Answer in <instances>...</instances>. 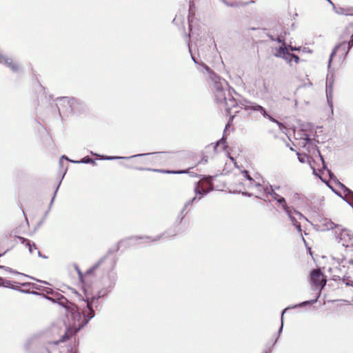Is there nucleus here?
<instances>
[{
    "label": "nucleus",
    "instance_id": "nucleus-39",
    "mask_svg": "<svg viewBox=\"0 0 353 353\" xmlns=\"http://www.w3.org/2000/svg\"><path fill=\"white\" fill-rule=\"evenodd\" d=\"M60 183H61V181L59 182V185H57V188H56V190H55V192H54V196H53V197H52V200H51V201H50V206H51V205H52V203H53V201H54V198H55L56 194H57V191H58V189H59V188Z\"/></svg>",
    "mask_w": 353,
    "mask_h": 353
},
{
    "label": "nucleus",
    "instance_id": "nucleus-19",
    "mask_svg": "<svg viewBox=\"0 0 353 353\" xmlns=\"http://www.w3.org/2000/svg\"><path fill=\"white\" fill-rule=\"evenodd\" d=\"M305 130H302V132L300 134L299 139L303 140V146L305 147L307 144H312V139L310 138V135L304 132Z\"/></svg>",
    "mask_w": 353,
    "mask_h": 353
},
{
    "label": "nucleus",
    "instance_id": "nucleus-49",
    "mask_svg": "<svg viewBox=\"0 0 353 353\" xmlns=\"http://www.w3.org/2000/svg\"><path fill=\"white\" fill-rule=\"evenodd\" d=\"M287 48H288V49H290L292 51H296V50H299V48H296V47H292L291 45H289Z\"/></svg>",
    "mask_w": 353,
    "mask_h": 353
},
{
    "label": "nucleus",
    "instance_id": "nucleus-16",
    "mask_svg": "<svg viewBox=\"0 0 353 353\" xmlns=\"http://www.w3.org/2000/svg\"><path fill=\"white\" fill-rule=\"evenodd\" d=\"M285 213L288 216L293 225L299 223L297 219L294 216V214L296 215L300 219L304 218V216L301 212H298L294 209L290 208V210H288V212Z\"/></svg>",
    "mask_w": 353,
    "mask_h": 353
},
{
    "label": "nucleus",
    "instance_id": "nucleus-29",
    "mask_svg": "<svg viewBox=\"0 0 353 353\" xmlns=\"http://www.w3.org/2000/svg\"><path fill=\"white\" fill-rule=\"evenodd\" d=\"M287 34L286 32H284V35H278L277 37H276V41H277L279 43H282L281 46H287L285 43V36Z\"/></svg>",
    "mask_w": 353,
    "mask_h": 353
},
{
    "label": "nucleus",
    "instance_id": "nucleus-32",
    "mask_svg": "<svg viewBox=\"0 0 353 353\" xmlns=\"http://www.w3.org/2000/svg\"><path fill=\"white\" fill-rule=\"evenodd\" d=\"M186 214H187V212H185V210L182 209L177 216L176 221L179 223H181L182 222L183 219H184V217L185 216Z\"/></svg>",
    "mask_w": 353,
    "mask_h": 353
},
{
    "label": "nucleus",
    "instance_id": "nucleus-1",
    "mask_svg": "<svg viewBox=\"0 0 353 353\" xmlns=\"http://www.w3.org/2000/svg\"><path fill=\"white\" fill-rule=\"evenodd\" d=\"M191 57L192 61L197 65V69L207 77L216 101L223 105L226 112L230 113L232 108L239 105L234 96L236 94L234 90L230 87L228 83L224 79L216 75L205 63H199L192 54Z\"/></svg>",
    "mask_w": 353,
    "mask_h": 353
},
{
    "label": "nucleus",
    "instance_id": "nucleus-30",
    "mask_svg": "<svg viewBox=\"0 0 353 353\" xmlns=\"http://www.w3.org/2000/svg\"><path fill=\"white\" fill-rule=\"evenodd\" d=\"M105 257H103V258H101L97 263H95L93 267L92 268H90V270H88L87 271V273L88 274H90L92 273L93 271H94L97 268H98L99 267V265L103 263V261H105Z\"/></svg>",
    "mask_w": 353,
    "mask_h": 353
},
{
    "label": "nucleus",
    "instance_id": "nucleus-31",
    "mask_svg": "<svg viewBox=\"0 0 353 353\" xmlns=\"http://www.w3.org/2000/svg\"><path fill=\"white\" fill-rule=\"evenodd\" d=\"M0 286H3L6 288L15 289L14 285L11 283L10 281L3 279V281H1Z\"/></svg>",
    "mask_w": 353,
    "mask_h": 353
},
{
    "label": "nucleus",
    "instance_id": "nucleus-63",
    "mask_svg": "<svg viewBox=\"0 0 353 353\" xmlns=\"http://www.w3.org/2000/svg\"><path fill=\"white\" fill-rule=\"evenodd\" d=\"M294 196H299V194L298 193H295L294 194Z\"/></svg>",
    "mask_w": 353,
    "mask_h": 353
},
{
    "label": "nucleus",
    "instance_id": "nucleus-28",
    "mask_svg": "<svg viewBox=\"0 0 353 353\" xmlns=\"http://www.w3.org/2000/svg\"><path fill=\"white\" fill-rule=\"evenodd\" d=\"M296 154L298 156V159L301 163H304L309 161V157L307 154H301L299 152H297Z\"/></svg>",
    "mask_w": 353,
    "mask_h": 353
},
{
    "label": "nucleus",
    "instance_id": "nucleus-43",
    "mask_svg": "<svg viewBox=\"0 0 353 353\" xmlns=\"http://www.w3.org/2000/svg\"><path fill=\"white\" fill-rule=\"evenodd\" d=\"M292 61H294L296 63H298L299 62V57L297 55L293 54Z\"/></svg>",
    "mask_w": 353,
    "mask_h": 353
},
{
    "label": "nucleus",
    "instance_id": "nucleus-21",
    "mask_svg": "<svg viewBox=\"0 0 353 353\" xmlns=\"http://www.w3.org/2000/svg\"><path fill=\"white\" fill-rule=\"evenodd\" d=\"M219 145L221 146L223 150L226 149V148L228 147L224 134H223V137L215 143V145L214 146V150L215 152L217 151V148Z\"/></svg>",
    "mask_w": 353,
    "mask_h": 353
},
{
    "label": "nucleus",
    "instance_id": "nucleus-64",
    "mask_svg": "<svg viewBox=\"0 0 353 353\" xmlns=\"http://www.w3.org/2000/svg\"><path fill=\"white\" fill-rule=\"evenodd\" d=\"M350 39L353 41V34L351 36Z\"/></svg>",
    "mask_w": 353,
    "mask_h": 353
},
{
    "label": "nucleus",
    "instance_id": "nucleus-25",
    "mask_svg": "<svg viewBox=\"0 0 353 353\" xmlns=\"http://www.w3.org/2000/svg\"><path fill=\"white\" fill-rule=\"evenodd\" d=\"M319 295L320 294H319V295H317L315 299H312V300H310V301H303L298 305H294V307H292L293 308L294 307H301V306H305V305H311V304H313L314 303H316L319 297Z\"/></svg>",
    "mask_w": 353,
    "mask_h": 353
},
{
    "label": "nucleus",
    "instance_id": "nucleus-3",
    "mask_svg": "<svg viewBox=\"0 0 353 353\" xmlns=\"http://www.w3.org/2000/svg\"><path fill=\"white\" fill-rule=\"evenodd\" d=\"M212 177L210 176H208V177H205V179H202L201 184H200L199 182L196 183V186L194 188V192L196 194V196L193 197L192 199L188 201L183 208V210L186 211L188 206L191 205L193 202L196 200V196L198 194L199 195H204L210 192L213 190V185L212 184Z\"/></svg>",
    "mask_w": 353,
    "mask_h": 353
},
{
    "label": "nucleus",
    "instance_id": "nucleus-17",
    "mask_svg": "<svg viewBox=\"0 0 353 353\" xmlns=\"http://www.w3.org/2000/svg\"><path fill=\"white\" fill-rule=\"evenodd\" d=\"M240 106L241 109H244L245 110L250 112H255L259 106V104L251 102V101H245V103H241Z\"/></svg>",
    "mask_w": 353,
    "mask_h": 353
},
{
    "label": "nucleus",
    "instance_id": "nucleus-41",
    "mask_svg": "<svg viewBox=\"0 0 353 353\" xmlns=\"http://www.w3.org/2000/svg\"><path fill=\"white\" fill-rule=\"evenodd\" d=\"M352 46H353V41L350 39V41L347 43V50H350Z\"/></svg>",
    "mask_w": 353,
    "mask_h": 353
},
{
    "label": "nucleus",
    "instance_id": "nucleus-10",
    "mask_svg": "<svg viewBox=\"0 0 353 353\" xmlns=\"http://www.w3.org/2000/svg\"><path fill=\"white\" fill-rule=\"evenodd\" d=\"M292 53H290L287 46H280L276 52L274 53V56L285 59L288 63L292 61Z\"/></svg>",
    "mask_w": 353,
    "mask_h": 353
},
{
    "label": "nucleus",
    "instance_id": "nucleus-14",
    "mask_svg": "<svg viewBox=\"0 0 353 353\" xmlns=\"http://www.w3.org/2000/svg\"><path fill=\"white\" fill-rule=\"evenodd\" d=\"M320 227L322 228V230H330L333 229L339 228V225L332 222L330 219H322L320 220Z\"/></svg>",
    "mask_w": 353,
    "mask_h": 353
},
{
    "label": "nucleus",
    "instance_id": "nucleus-56",
    "mask_svg": "<svg viewBox=\"0 0 353 353\" xmlns=\"http://www.w3.org/2000/svg\"><path fill=\"white\" fill-rule=\"evenodd\" d=\"M268 352H271V348H268V350H265L264 352H263L262 353H268Z\"/></svg>",
    "mask_w": 353,
    "mask_h": 353
},
{
    "label": "nucleus",
    "instance_id": "nucleus-24",
    "mask_svg": "<svg viewBox=\"0 0 353 353\" xmlns=\"http://www.w3.org/2000/svg\"><path fill=\"white\" fill-rule=\"evenodd\" d=\"M278 203H279L281 205L282 209L284 210L285 212H288V210H290L291 208L287 205L285 199L283 196H280L279 199L276 201Z\"/></svg>",
    "mask_w": 353,
    "mask_h": 353
},
{
    "label": "nucleus",
    "instance_id": "nucleus-6",
    "mask_svg": "<svg viewBox=\"0 0 353 353\" xmlns=\"http://www.w3.org/2000/svg\"><path fill=\"white\" fill-rule=\"evenodd\" d=\"M310 282L312 288L318 290L320 292L326 285L327 280L320 269H315L311 272Z\"/></svg>",
    "mask_w": 353,
    "mask_h": 353
},
{
    "label": "nucleus",
    "instance_id": "nucleus-51",
    "mask_svg": "<svg viewBox=\"0 0 353 353\" xmlns=\"http://www.w3.org/2000/svg\"><path fill=\"white\" fill-rule=\"evenodd\" d=\"M268 37L270 38L271 41H276V37H274L273 35L268 34Z\"/></svg>",
    "mask_w": 353,
    "mask_h": 353
},
{
    "label": "nucleus",
    "instance_id": "nucleus-13",
    "mask_svg": "<svg viewBox=\"0 0 353 353\" xmlns=\"http://www.w3.org/2000/svg\"><path fill=\"white\" fill-rule=\"evenodd\" d=\"M329 3L333 7L334 12L341 15L352 16L353 8H336L332 1H329Z\"/></svg>",
    "mask_w": 353,
    "mask_h": 353
},
{
    "label": "nucleus",
    "instance_id": "nucleus-44",
    "mask_svg": "<svg viewBox=\"0 0 353 353\" xmlns=\"http://www.w3.org/2000/svg\"><path fill=\"white\" fill-rule=\"evenodd\" d=\"M93 155H96V156H98V157H101V159H105V160H110V156H99L97 154H94L93 152H91Z\"/></svg>",
    "mask_w": 353,
    "mask_h": 353
},
{
    "label": "nucleus",
    "instance_id": "nucleus-57",
    "mask_svg": "<svg viewBox=\"0 0 353 353\" xmlns=\"http://www.w3.org/2000/svg\"><path fill=\"white\" fill-rule=\"evenodd\" d=\"M176 234V233H173V234H168V236H175Z\"/></svg>",
    "mask_w": 353,
    "mask_h": 353
},
{
    "label": "nucleus",
    "instance_id": "nucleus-58",
    "mask_svg": "<svg viewBox=\"0 0 353 353\" xmlns=\"http://www.w3.org/2000/svg\"><path fill=\"white\" fill-rule=\"evenodd\" d=\"M61 159H66V160H68V161H70V160H69L66 157H65V156H62Z\"/></svg>",
    "mask_w": 353,
    "mask_h": 353
},
{
    "label": "nucleus",
    "instance_id": "nucleus-18",
    "mask_svg": "<svg viewBox=\"0 0 353 353\" xmlns=\"http://www.w3.org/2000/svg\"><path fill=\"white\" fill-rule=\"evenodd\" d=\"M334 78L333 75L327 76L326 81V96L331 97L333 93Z\"/></svg>",
    "mask_w": 353,
    "mask_h": 353
},
{
    "label": "nucleus",
    "instance_id": "nucleus-38",
    "mask_svg": "<svg viewBox=\"0 0 353 353\" xmlns=\"http://www.w3.org/2000/svg\"><path fill=\"white\" fill-rule=\"evenodd\" d=\"M221 2H223L225 6L228 7H236L237 6L236 3L234 2H228L226 0H220Z\"/></svg>",
    "mask_w": 353,
    "mask_h": 353
},
{
    "label": "nucleus",
    "instance_id": "nucleus-45",
    "mask_svg": "<svg viewBox=\"0 0 353 353\" xmlns=\"http://www.w3.org/2000/svg\"><path fill=\"white\" fill-rule=\"evenodd\" d=\"M343 281L345 282L346 285H347V286H353V281H345V279H344V277L343 278Z\"/></svg>",
    "mask_w": 353,
    "mask_h": 353
},
{
    "label": "nucleus",
    "instance_id": "nucleus-12",
    "mask_svg": "<svg viewBox=\"0 0 353 353\" xmlns=\"http://www.w3.org/2000/svg\"><path fill=\"white\" fill-rule=\"evenodd\" d=\"M0 63L10 68L13 72H17L19 70V65L12 63L11 59L6 55L0 54Z\"/></svg>",
    "mask_w": 353,
    "mask_h": 353
},
{
    "label": "nucleus",
    "instance_id": "nucleus-59",
    "mask_svg": "<svg viewBox=\"0 0 353 353\" xmlns=\"http://www.w3.org/2000/svg\"><path fill=\"white\" fill-rule=\"evenodd\" d=\"M284 32H286V31H285V30L282 31V32L279 34V35H284Z\"/></svg>",
    "mask_w": 353,
    "mask_h": 353
},
{
    "label": "nucleus",
    "instance_id": "nucleus-42",
    "mask_svg": "<svg viewBox=\"0 0 353 353\" xmlns=\"http://www.w3.org/2000/svg\"><path fill=\"white\" fill-rule=\"evenodd\" d=\"M294 226L296 228L297 231L301 234V225L300 223H296Z\"/></svg>",
    "mask_w": 353,
    "mask_h": 353
},
{
    "label": "nucleus",
    "instance_id": "nucleus-9",
    "mask_svg": "<svg viewBox=\"0 0 353 353\" xmlns=\"http://www.w3.org/2000/svg\"><path fill=\"white\" fill-rule=\"evenodd\" d=\"M330 271L333 274L332 279L334 281H338L345 277V274H347V268L345 265H341L339 264L338 266L330 268Z\"/></svg>",
    "mask_w": 353,
    "mask_h": 353
},
{
    "label": "nucleus",
    "instance_id": "nucleus-55",
    "mask_svg": "<svg viewBox=\"0 0 353 353\" xmlns=\"http://www.w3.org/2000/svg\"><path fill=\"white\" fill-rule=\"evenodd\" d=\"M310 166H311L312 169L313 170V174L315 175H317L316 170L312 165H310Z\"/></svg>",
    "mask_w": 353,
    "mask_h": 353
},
{
    "label": "nucleus",
    "instance_id": "nucleus-53",
    "mask_svg": "<svg viewBox=\"0 0 353 353\" xmlns=\"http://www.w3.org/2000/svg\"><path fill=\"white\" fill-rule=\"evenodd\" d=\"M65 303H68V301L65 298H63L61 304L64 305Z\"/></svg>",
    "mask_w": 353,
    "mask_h": 353
},
{
    "label": "nucleus",
    "instance_id": "nucleus-5",
    "mask_svg": "<svg viewBox=\"0 0 353 353\" xmlns=\"http://www.w3.org/2000/svg\"><path fill=\"white\" fill-rule=\"evenodd\" d=\"M334 238L339 244L347 248L352 244L353 232L339 225V228H336L334 231Z\"/></svg>",
    "mask_w": 353,
    "mask_h": 353
},
{
    "label": "nucleus",
    "instance_id": "nucleus-46",
    "mask_svg": "<svg viewBox=\"0 0 353 353\" xmlns=\"http://www.w3.org/2000/svg\"><path fill=\"white\" fill-rule=\"evenodd\" d=\"M265 118L268 119L270 121H271L272 122L275 123H276V121H277L276 119L273 118V117H272L270 114H268V116H266V117H265Z\"/></svg>",
    "mask_w": 353,
    "mask_h": 353
},
{
    "label": "nucleus",
    "instance_id": "nucleus-35",
    "mask_svg": "<svg viewBox=\"0 0 353 353\" xmlns=\"http://www.w3.org/2000/svg\"><path fill=\"white\" fill-rule=\"evenodd\" d=\"M243 176L248 181V182L253 181V179L250 175L249 172L247 170L242 171Z\"/></svg>",
    "mask_w": 353,
    "mask_h": 353
},
{
    "label": "nucleus",
    "instance_id": "nucleus-22",
    "mask_svg": "<svg viewBox=\"0 0 353 353\" xmlns=\"http://www.w3.org/2000/svg\"><path fill=\"white\" fill-rule=\"evenodd\" d=\"M19 239L21 241V243L26 242V245L28 248L30 253H33L34 250H37V248L34 243L31 244L30 241L28 239H26L23 237H19Z\"/></svg>",
    "mask_w": 353,
    "mask_h": 353
},
{
    "label": "nucleus",
    "instance_id": "nucleus-40",
    "mask_svg": "<svg viewBox=\"0 0 353 353\" xmlns=\"http://www.w3.org/2000/svg\"><path fill=\"white\" fill-rule=\"evenodd\" d=\"M327 97V103L329 104V105L332 108V105H333V103H332V94L331 95V97H328V96H326Z\"/></svg>",
    "mask_w": 353,
    "mask_h": 353
},
{
    "label": "nucleus",
    "instance_id": "nucleus-20",
    "mask_svg": "<svg viewBox=\"0 0 353 353\" xmlns=\"http://www.w3.org/2000/svg\"><path fill=\"white\" fill-rule=\"evenodd\" d=\"M264 191L265 193L269 194L272 196V198L275 201H277L281 196V195H279L274 191V189H273V187L272 185H270V188L266 187L264 189Z\"/></svg>",
    "mask_w": 353,
    "mask_h": 353
},
{
    "label": "nucleus",
    "instance_id": "nucleus-50",
    "mask_svg": "<svg viewBox=\"0 0 353 353\" xmlns=\"http://www.w3.org/2000/svg\"><path fill=\"white\" fill-rule=\"evenodd\" d=\"M319 156L321 157V161H322V163H323V168L325 169L326 168V165H325V161L322 157V156L321 155V153L319 151Z\"/></svg>",
    "mask_w": 353,
    "mask_h": 353
},
{
    "label": "nucleus",
    "instance_id": "nucleus-27",
    "mask_svg": "<svg viewBox=\"0 0 353 353\" xmlns=\"http://www.w3.org/2000/svg\"><path fill=\"white\" fill-rule=\"evenodd\" d=\"M71 161L73 163H93V164H95L94 161L89 157H85L80 161Z\"/></svg>",
    "mask_w": 353,
    "mask_h": 353
},
{
    "label": "nucleus",
    "instance_id": "nucleus-54",
    "mask_svg": "<svg viewBox=\"0 0 353 353\" xmlns=\"http://www.w3.org/2000/svg\"><path fill=\"white\" fill-rule=\"evenodd\" d=\"M37 254L39 257H43V258H46V256H42L41 253L40 252V251L37 250Z\"/></svg>",
    "mask_w": 353,
    "mask_h": 353
},
{
    "label": "nucleus",
    "instance_id": "nucleus-47",
    "mask_svg": "<svg viewBox=\"0 0 353 353\" xmlns=\"http://www.w3.org/2000/svg\"><path fill=\"white\" fill-rule=\"evenodd\" d=\"M276 125L279 126V129H280V130H282L283 128H285V127H284V125H283L281 122H280L279 121H278V120L276 121Z\"/></svg>",
    "mask_w": 353,
    "mask_h": 353
},
{
    "label": "nucleus",
    "instance_id": "nucleus-62",
    "mask_svg": "<svg viewBox=\"0 0 353 353\" xmlns=\"http://www.w3.org/2000/svg\"><path fill=\"white\" fill-rule=\"evenodd\" d=\"M277 339H279V337H276V339H275L274 343H273V345L275 344V343L277 341Z\"/></svg>",
    "mask_w": 353,
    "mask_h": 353
},
{
    "label": "nucleus",
    "instance_id": "nucleus-11",
    "mask_svg": "<svg viewBox=\"0 0 353 353\" xmlns=\"http://www.w3.org/2000/svg\"><path fill=\"white\" fill-rule=\"evenodd\" d=\"M139 170H149V171H153V172H165V173H169V174H186L189 173L190 175L192 177L197 176V174L193 172H190L188 170H160L157 169H150V168H137Z\"/></svg>",
    "mask_w": 353,
    "mask_h": 353
},
{
    "label": "nucleus",
    "instance_id": "nucleus-52",
    "mask_svg": "<svg viewBox=\"0 0 353 353\" xmlns=\"http://www.w3.org/2000/svg\"><path fill=\"white\" fill-rule=\"evenodd\" d=\"M76 270H77V273H78V274H79V277H81V276H82V273H81V272L79 270V269L78 268V267H76Z\"/></svg>",
    "mask_w": 353,
    "mask_h": 353
},
{
    "label": "nucleus",
    "instance_id": "nucleus-7",
    "mask_svg": "<svg viewBox=\"0 0 353 353\" xmlns=\"http://www.w3.org/2000/svg\"><path fill=\"white\" fill-rule=\"evenodd\" d=\"M39 346V336L34 334L26 340L23 344V349L26 353H36Z\"/></svg>",
    "mask_w": 353,
    "mask_h": 353
},
{
    "label": "nucleus",
    "instance_id": "nucleus-60",
    "mask_svg": "<svg viewBox=\"0 0 353 353\" xmlns=\"http://www.w3.org/2000/svg\"><path fill=\"white\" fill-rule=\"evenodd\" d=\"M349 263H350V264H352V265H353V260H352V259H350V260L349 261Z\"/></svg>",
    "mask_w": 353,
    "mask_h": 353
},
{
    "label": "nucleus",
    "instance_id": "nucleus-61",
    "mask_svg": "<svg viewBox=\"0 0 353 353\" xmlns=\"http://www.w3.org/2000/svg\"><path fill=\"white\" fill-rule=\"evenodd\" d=\"M273 189H274V190H279V186H276V187H275V188H273Z\"/></svg>",
    "mask_w": 353,
    "mask_h": 353
},
{
    "label": "nucleus",
    "instance_id": "nucleus-33",
    "mask_svg": "<svg viewBox=\"0 0 353 353\" xmlns=\"http://www.w3.org/2000/svg\"><path fill=\"white\" fill-rule=\"evenodd\" d=\"M255 112H259L263 115V117H266V116H268V113L266 111V110L261 105H259L257 107V109Z\"/></svg>",
    "mask_w": 353,
    "mask_h": 353
},
{
    "label": "nucleus",
    "instance_id": "nucleus-34",
    "mask_svg": "<svg viewBox=\"0 0 353 353\" xmlns=\"http://www.w3.org/2000/svg\"><path fill=\"white\" fill-rule=\"evenodd\" d=\"M163 236V234H161V235L157 236L155 238H152L151 236H146L145 238V239L146 240L145 242L148 243V242L157 241L159 240Z\"/></svg>",
    "mask_w": 353,
    "mask_h": 353
},
{
    "label": "nucleus",
    "instance_id": "nucleus-37",
    "mask_svg": "<svg viewBox=\"0 0 353 353\" xmlns=\"http://www.w3.org/2000/svg\"><path fill=\"white\" fill-rule=\"evenodd\" d=\"M65 353H77L76 350L75 343L73 345H70L67 347V352Z\"/></svg>",
    "mask_w": 353,
    "mask_h": 353
},
{
    "label": "nucleus",
    "instance_id": "nucleus-15",
    "mask_svg": "<svg viewBox=\"0 0 353 353\" xmlns=\"http://www.w3.org/2000/svg\"><path fill=\"white\" fill-rule=\"evenodd\" d=\"M143 239V237L134 236V237H130L125 240H122L119 243L117 250H119L120 246H122V245H124L125 247H128V246H132V245H137L138 244L137 241L139 240Z\"/></svg>",
    "mask_w": 353,
    "mask_h": 353
},
{
    "label": "nucleus",
    "instance_id": "nucleus-23",
    "mask_svg": "<svg viewBox=\"0 0 353 353\" xmlns=\"http://www.w3.org/2000/svg\"><path fill=\"white\" fill-rule=\"evenodd\" d=\"M161 153V152H149V153H145V154H136V155H132L130 157L112 156V160L120 159H131V158H135V157H143V156H145V155L159 154Z\"/></svg>",
    "mask_w": 353,
    "mask_h": 353
},
{
    "label": "nucleus",
    "instance_id": "nucleus-8",
    "mask_svg": "<svg viewBox=\"0 0 353 353\" xmlns=\"http://www.w3.org/2000/svg\"><path fill=\"white\" fill-rule=\"evenodd\" d=\"M349 51L350 50H347V42L343 41V42L339 43L338 45H336L334 48V49L330 54L329 61H328V68L330 67V64H331L332 58L336 54L337 52H339L340 53V56L341 57V58L343 59H344L345 58V57L347 56V54H348Z\"/></svg>",
    "mask_w": 353,
    "mask_h": 353
},
{
    "label": "nucleus",
    "instance_id": "nucleus-36",
    "mask_svg": "<svg viewBox=\"0 0 353 353\" xmlns=\"http://www.w3.org/2000/svg\"><path fill=\"white\" fill-rule=\"evenodd\" d=\"M288 309H289V307L285 308V309L283 311V312H282V314H281V327H280V328L279 329V331H278V334H279V336L280 335V334L281 333V332H282V330H283V315H284V313H285V311H286L287 310H288Z\"/></svg>",
    "mask_w": 353,
    "mask_h": 353
},
{
    "label": "nucleus",
    "instance_id": "nucleus-26",
    "mask_svg": "<svg viewBox=\"0 0 353 353\" xmlns=\"http://www.w3.org/2000/svg\"><path fill=\"white\" fill-rule=\"evenodd\" d=\"M248 187L250 190L256 189L261 192V185L259 182H256L254 179L253 181L249 182Z\"/></svg>",
    "mask_w": 353,
    "mask_h": 353
},
{
    "label": "nucleus",
    "instance_id": "nucleus-2",
    "mask_svg": "<svg viewBox=\"0 0 353 353\" xmlns=\"http://www.w3.org/2000/svg\"><path fill=\"white\" fill-rule=\"evenodd\" d=\"M68 303L69 305L65 306L67 312L68 329L60 341H65V338L69 339L73 334L85 326L89 321L94 316V310L89 303L86 304L85 308L81 310L75 305L71 303Z\"/></svg>",
    "mask_w": 353,
    "mask_h": 353
},
{
    "label": "nucleus",
    "instance_id": "nucleus-4",
    "mask_svg": "<svg viewBox=\"0 0 353 353\" xmlns=\"http://www.w3.org/2000/svg\"><path fill=\"white\" fill-rule=\"evenodd\" d=\"M56 105L59 112L62 111L63 113H70L77 111L81 104L73 97H63L57 99Z\"/></svg>",
    "mask_w": 353,
    "mask_h": 353
},
{
    "label": "nucleus",
    "instance_id": "nucleus-48",
    "mask_svg": "<svg viewBox=\"0 0 353 353\" xmlns=\"http://www.w3.org/2000/svg\"><path fill=\"white\" fill-rule=\"evenodd\" d=\"M0 268H3L5 270L9 272H14L10 268L6 267V266H0Z\"/></svg>",
    "mask_w": 353,
    "mask_h": 353
}]
</instances>
